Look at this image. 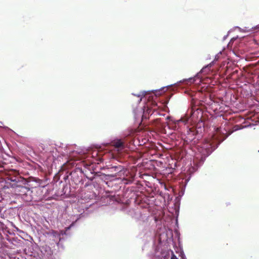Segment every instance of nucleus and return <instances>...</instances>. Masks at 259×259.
<instances>
[{"label": "nucleus", "mask_w": 259, "mask_h": 259, "mask_svg": "<svg viewBox=\"0 0 259 259\" xmlns=\"http://www.w3.org/2000/svg\"><path fill=\"white\" fill-rule=\"evenodd\" d=\"M113 146L118 152H121L125 148V143L120 139L114 140L112 142Z\"/></svg>", "instance_id": "7"}, {"label": "nucleus", "mask_w": 259, "mask_h": 259, "mask_svg": "<svg viewBox=\"0 0 259 259\" xmlns=\"http://www.w3.org/2000/svg\"><path fill=\"white\" fill-rule=\"evenodd\" d=\"M40 181V180L37 178H32L30 179V180L29 181H27L25 184L28 185V183L31 182H35L37 183H39Z\"/></svg>", "instance_id": "13"}, {"label": "nucleus", "mask_w": 259, "mask_h": 259, "mask_svg": "<svg viewBox=\"0 0 259 259\" xmlns=\"http://www.w3.org/2000/svg\"><path fill=\"white\" fill-rule=\"evenodd\" d=\"M134 113H135V116H136V118H137V116H138V115L137 114V113H136V111L134 110Z\"/></svg>", "instance_id": "18"}, {"label": "nucleus", "mask_w": 259, "mask_h": 259, "mask_svg": "<svg viewBox=\"0 0 259 259\" xmlns=\"http://www.w3.org/2000/svg\"><path fill=\"white\" fill-rule=\"evenodd\" d=\"M171 256L170 259H178V257L174 254V252L171 251Z\"/></svg>", "instance_id": "14"}, {"label": "nucleus", "mask_w": 259, "mask_h": 259, "mask_svg": "<svg viewBox=\"0 0 259 259\" xmlns=\"http://www.w3.org/2000/svg\"><path fill=\"white\" fill-rule=\"evenodd\" d=\"M170 117L169 116H167V117H166V119H170Z\"/></svg>", "instance_id": "20"}, {"label": "nucleus", "mask_w": 259, "mask_h": 259, "mask_svg": "<svg viewBox=\"0 0 259 259\" xmlns=\"http://www.w3.org/2000/svg\"><path fill=\"white\" fill-rule=\"evenodd\" d=\"M74 223H72L70 226L67 227L65 228V230H61L60 231V235H67V231L69 230L70 228L73 225Z\"/></svg>", "instance_id": "11"}, {"label": "nucleus", "mask_w": 259, "mask_h": 259, "mask_svg": "<svg viewBox=\"0 0 259 259\" xmlns=\"http://www.w3.org/2000/svg\"><path fill=\"white\" fill-rule=\"evenodd\" d=\"M165 88V87H163L159 90H153V91H141L139 93L136 94L133 93L132 95L135 96H136L138 98V103H140L141 102V101H142V98L144 97H145V95L146 94H147L148 93H149V92H153L154 93L155 95L156 96H159L163 92V90Z\"/></svg>", "instance_id": "5"}, {"label": "nucleus", "mask_w": 259, "mask_h": 259, "mask_svg": "<svg viewBox=\"0 0 259 259\" xmlns=\"http://www.w3.org/2000/svg\"><path fill=\"white\" fill-rule=\"evenodd\" d=\"M237 28L239 29V30L241 32H251L253 31L254 29H259V24L255 26L254 27H252L251 28H248L246 27H244V28H241L239 27H237Z\"/></svg>", "instance_id": "10"}, {"label": "nucleus", "mask_w": 259, "mask_h": 259, "mask_svg": "<svg viewBox=\"0 0 259 259\" xmlns=\"http://www.w3.org/2000/svg\"><path fill=\"white\" fill-rule=\"evenodd\" d=\"M90 155L93 158V162L99 163L104 159L103 152L99 149L94 150Z\"/></svg>", "instance_id": "6"}, {"label": "nucleus", "mask_w": 259, "mask_h": 259, "mask_svg": "<svg viewBox=\"0 0 259 259\" xmlns=\"http://www.w3.org/2000/svg\"><path fill=\"white\" fill-rule=\"evenodd\" d=\"M23 188H24V189H26V190H29V188H27V187H23Z\"/></svg>", "instance_id": "19"}, {"label": "nucleus", "mask_w": 259, "mask_h": 259, "mask_svg": "<svg viewBox=\"0 0 259 259\" xmlns=\"http://www.w3.org/2000/svg\"><path fill=\"white\" fill-rule=\"evenodd\" d=\"M221 54V52H220L219 54H218L215 56V59L214 60L215 61H217L218 59H219V55Z\"/></svg>", "instance_id": "15"}, {"label": "nucleus", "mask_w": 259, "mask_h": 259, "mask_svg": "<svg viewBox=\"0 0 259 259\" xmlns=\"http://www.w3.org/2000/svg\"><path fill=\"white\" fill-rule=\"evenodd\" d=\"M197 131H196L193 127L189 128L187 130V133L186 136V141L188 143H192L194 144L196 142L195 139L197 137V139L199 138V136L196 134Z\"/></svg>", "instance_id": "4"}, {"label": "nucleus", "mask_w": 259, "mask_h": 259, "mask_svg": "<svg viewBox=\"0 0 259 259\" xmlns=\"http://www.w3.org/2000/svg\"><path fill=\"white\" fill-rule=\"evenodd\" d=\"M228 35V34H227V35H226L224 36V38H223V39H224V40L226 39V38L227 37Z\"/></svg>", "instance_id": "17"}, {"label": "nucleus", "mask_w": 259, "mask_h": 259, "mask_svg": "<svg viewBox=\"0 0 259 259\" xmlns=\"http://www.w3.org/2000/svg\"><path fill=\"white\" fill-rule=\"evenodd\" d=\"M202 117V110L195 105H192L185 114L181 119L177 120H171L167 123V127L174 131L181 132V124L195 123L201 120Z\"/></svg>", "instance_id": "2"}, {"label": "nucleus", "mask_w": 259, "mask_h": 259, "mask_svg": "<svg viewBox=\"0 0 259 259\" xmlns=\"http://www.w3.org/2000/svg\"><path fill=\"white\" fill-rule=\"evenodd\" d=\"M143 109H142V111L140 112V113L142 112V118H147V115L150 114L151 109L148 107L144 106Z\"/></svg>", "instance_id": "9"}, {"label": "nucleus", "mask_w": 259, "mask_h": 259, "mask_svg": "<svg viewBox=\"0 0 259 259\" xmlns=\"http://www.w3.org/2000/svg\"><path fill=\"white\" fill-rule=\"evenodd\" d=\"M170 255L167 252H163L161 253V256L158 259H169Z\"/></svg>", "instance_id": "12"}, {"label": "nucleus", "mask_w": 259, "mask_h": 259, "mask_svg": "<svg viewBox=\"0 0 259 259\" xmlns=\"http://www.w3.org/2000/svg\"><path fill=\"white\" fill-rule=\"evenodd\" d=\"M11 181L12 182H17L18 181H17L16 179H11Z\"/></svg>", "instance_id": "16"}, {"label": "nucleus", "mask_w": 259, "mask_h": 259, "mask_svg": "<svg viewBox=\"0 0 259 259\" xmlns=\"http://www.w3.org/2000/svg\"><path fill=\"white\" fill-rule=\"evenodd\" d=\"M110 171L112 172H115V174H112L110 175H108V177H110L111 178H114L116 176V174L119 172H121L123 169V167L121 165L114 166L110 168Z\"/></svg>", "instance_id": "8"}, {"label": "nucleus", "mask_w": 259, "mask_h": 259, "mask_svg": "<svg viewBox=\"0 0 259 259\" xmlns=\"http://www.w3.org/2000/svg\"><path fill=\"white\" fill-rule=\"evenodd\" d=\"M214 134L203 140L193 150L195 152L194 161L201 164L208 156L228 136L221 128H213Z\"/></svg>", "instance_id": "1"}, {"label": "nucleus", "mask_w": 259, "mask_h": 259, "mask_svg": "<svg viewBox=\"0 0 259 259\" xmlns=\"http://www.w3.org/2000/svg\"><path fill=\"white\" fill-rule=\"evenodd\" d=\"M214 62H215V60H213L211 63H210L209 64L204 66L201 69V70L200 71V72L197 73L194 77H190L188 79H185L182 81L181 80L179 82H178L177 83V84L181 83L182 82H185V81L189 82L190 83H194V82H196V83H197V84L199 83L202 81V78L200 77V74L202 73H205L206 74H207L208 72H209L210 71L211 67L214 65ZM176 84H177V83H176L175 84H171V85L167 86V87H172V85H175Z\"/></svg>", "instance_id": "3"}]
</instances>
